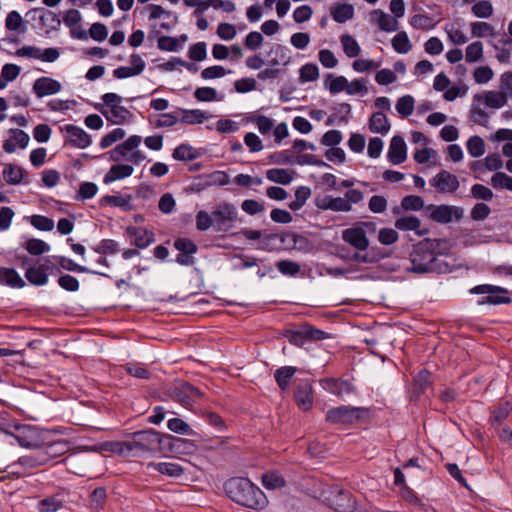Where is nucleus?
<instances>
[{"instance_id":"nucleus-36","label":"nucleus","mask_w":512,"mask_h":512,"mask_svg":"<svg viewBox=\"0 0 512 512\" xmlns=\"http://www.w3.org/2000/svg\"><path fill=\"white\" fill-rule=\"evenodd\" d=\"M347 78L344 76H334L327 74L324 79V86L331 94H338L345 91Z\"/></svg>"},{"instance_id":"nucleus-54","label":"nucleus","mask_w":512,"mask_h":512,"mask_svg":"<svg viewBox=\"0 0 512 512\" xmlns=\"http://www.w3.org/2000/svg\"><path fill=\"white\" fill-rule=\"evenodd\" d=\"M311 195V190L307 186L298 187L295 191V200L289 203V208L293 211L301 209Z\"/></svg>"},{"instance_id":"nucleus-34","label":"nucleus","mask_w":512,"mask_h":512,"mask_svg":"<svg viewBox=\"0 0 512 512\" xmlns=\"http://www.w3.org/2000/svg\"><path fill=\"white\" fill-rule=\"evenodd\" d=\"M0 284L22 288L25 283L13 268H0Z\"/></svg>"},{"instance_id":"nucleus-7","label":"nucleus","mask_w":512,"mask_h":512,"mask_svg":"<svg viewBox=\"0 0 512 512\" xmlns=\"http://www.w3.org/2000/svg\"><path fill=\"white\" fill-rule=\"evenodd\" d=\"M369 417L370 410L368 408L346 405L331 408L326 413V421L335 425L365 422Z\"/></svg>"},{"instance_id":"nucleus-58","label":"nucleus","mask_w":512,"mask_h":512,"mask_svg":"<svg viewBox=\"0 0 512 512\" xmlns=\"http://www.w3.org/2000/svg\"><path fill=\"white\" fill-rule=\"evenodd\" d=\"M62 506V500L57 496H50L39 501L37 508L39 512H56L62 508Z\"/></svg>"},{"instance_id":"nucleus-64","label":"nucleus","mask_w":512,"mask_h":512,"mask_svg":"<svg viewBox=\"0 0 512 512\" xmlns=\"http://www.w3.org/2000/svg\"><path fill=\"white\" fill-rule=\"evenodd\" d=\"M508 100L512 98V72H505L500 76L499 90Z\"/></svg>"},{"instance_id":"nucleus-37","label":"nucleus","mask_w":512,"mask_h":512,"mask_svg":"<svg viewBox=\"0 0 512 512\" xmlns=\"http://www.w3.org/2000/svg\"><path fill=\"white\" fill-rule=\"evenodd\" d=\"M391 45L399 54H406L412 49V43L405 31L398 32L392 38Z\"/></svg>"},{"instance_id":"nucleus-21","label":"nucleus","mask_w":512,"mask_h":512,"mask_svg":"<svg viewBox=\"0 0 512 512\" xmlns=\"http://www.w3.org/2000/svg\"><path fill=\"white\" fill-rule=\"evenodd\" d=\"M38 448L41 451V455L44 456L43 460L45 464H47L49 461L54 460L68 452L69 443L65 440H60L38 446Z\"/></svg>"},{"instance_id":"nucleus-29","label":"nucleus","mask_w":512,"mask_h":512,"mask_svg":"<svg viewBox=\"0 0 512 512\" xmlns=\"http://www.w3.org/2000/svg\"><path fill=\"white\" fill-rule=\"evenodd\" d=\"M297 371V367L294 366H283L275 371L274 378L281 391H287L289 389L291 379Z\"/></svg>"},{"instance_id":"nucleus-12","label":"nucleus","mask_w":512,"mask_h":512,"mask_svg":"<svg viewBox=\"0 0 512 512\" xmlns=\"http://www.w3.org/2000/svg\"><path fill=\"white\" fill-rule=\"evenodd\" d=\"M8 134H9V137L6 140H4L3 146H2L3 150L6 153H8V154L14 153L17 148H20V149L27 148V146L30 142V137L25 131L18 129V128H12V129H9Z\"/></svg>"},{"instance_id":"nucleus-57","label":"nucleus","mask_w":512,"mask_h":512,"mask_svg":"<svg viewBox=\"0 0 512 512\" xmlns=\"http://www.w3.org/2000/svg\"><path fill=\"white\" fill-rule=\"evenodd\" d=\"M471 32L474 37L484 38L487 36H494L495 31L491 24L488 22L477 21L471 23Z\"/></svg>"},{"instance_id":"nucleus-1","label":"nucleus","mask_w":512,"mask_h":512,"mask_svg":"<svg viewBox=\"0 0 512 512\" xmlns=\"http://www.w3.org/2000/svg\"><path fill=\"white\" fill-rule=\"evenodd\" d=\"M224 490L230 500L243 507L261 510L267 505L264 492L245 477H232L224 484Z\"/></svg>"},{"instance_id":"nucleus-55","label":"nucleus","mask_w":512,"mask_h":512,"mask_svg":"<svg viewBox=\"0 0 512 512\" xmlns=\"http://www.w3.org/2000/svg\"><path fill=\"white\" fill-rule=\"evenodd\" d=\"M300 335L307 339V341H320L329 337L327 332L308 324L300 327Z\"/></svg>"},{"instance_id":"nucleus-25","label":"nucleus","mask_w":512,"mask_h":512,"mask_svg":"<svg viewBox=\"0 0 512 512\" xmlns=\"http://www.w3.org/2000/svg\"><path fill=\"white\" fill-rule=\"evenodd\" d=\"M17 434L12 435L18 444L24 448L33 449L38 447L36 433L28 426H16Z\"/></svg>"},{"instance_id":"nucleus-63","label":"nucleus","mask_w":512,"mask_h":512,"mask_svg":"<svg viewBox=\"0 0 512 512\" xmlns=\"http://www.w3.org/2000/svg\"><path fill=\"white\" fill-rule=\"evenodd\" d=\"M410 25L420 30H430L435 26L433 19L427 14H415L410 19Z\"/></svg>"},{"instance_id":"nucleus-40","label":"nucleus","mask_w":512,"mask_h":512,"mask_svg":"<svg viewBox=\"0 0 512 512\" xmlns=\"http://www.w3.org/2000/svg\"><path fill=\"white\" fill-rule=\"evenodd\" d=\"M332 18L338 23H344L353 18L354 8L350 4H340L331 11Z\"/></svg>"},{"instance_id":"nucleus-41","label":"nucleus","mask_w":512,"mask_h":512,"mask_svg":"<svg viewBox=\"0 0 512 512\" xmlns=\"http://www.w3.org/2000/svg\"><path fill=\"white\" fill-rule=\"evenodd\" d=\"M414 106V98L411 95H404L397 100L395 108L402 118H407L413 113Z\"/></svg>"},{"instance_id":"nucleus-13","label":"nucleus","mask_w":512,"mask_h":512,"mask_svg":"<svg viewBox=\"0 0 512 512\" xmlns=\"http://www.w3.org/2000/svg\"><path fill=\"white\" fill-rule=\"evenodd\" d=\"M294 399L298 407L306 412L309 411L314 402L313 388L308 380H301L295 390Z\"/></svg>"},{"instance_id":"nucleus-47","label":"nucleus","mask_w":512,"mask_h":512,"mask_svg":"<svg viewBox=\"0 0 512 512\" xmlns=\"http://www.w3.org/2000/svg\"><path fill=\"white\" fill-rule=\"evenodd\" d=\"M25 276L32 285H45L47 283V274L40 266H33L26 270Z\"/></svg>"},{"instance_id":"nucleus-33","label":"nucleus","mask_w":512,"mask_h":512,"mask_svg":"<svg viewBox=\"0 0 512 512\" xmlns=\"http://www.w3.org/2000/svg\"><path fill=\"white\" fill-rule=\"evenodd\" d=\"M180 111L182 112L181 122L188 125L201 124L211 117L208 112L200 109H181Z\"/></svg>"},{"instance_id":"nucleus-31","label":"nucleus","mask_w":512,"mask_h":512,"mask_svg":"<svg viewBox=\"0 0 512 512\" xmlns=\"http://www.w3.org/2000/svg\"><path fill=\"white\" fill-rule=\"evenodd\" d=\"M369 129L374 133L385 135L390 130V123L382 112H375L369 120Z\"/></svg>"},{"instance_id":"nucleus-42","label":"nucleus","mask_w":512,"mask_h":512,"mask_svg":"<svg viewBox=\"0 0 512 512\" xmlns=\"http://www.w3.org/2000/svg\"><path fill=\"white\" fill-rule=\"evenodd\" d=\"M262 484L266 489L273 490L285 485V479L277 471H271L262 475Z\"/></svg>"},{"instance_id":"nucleus-59","label":"nucleus","mask_w":512,"mask_h":512,"mask_svg":"<svg viewBox=\"0 0 512 512\" xmlns=\"http://www.w3.org/2000/svg\"><path fill=\"white\" fill-rule=\"evenodd\" d=\"M125 136L126 131L124 129L115 128L101 138L99 145L102 149H106L112 146L117 141L124 139Z\"/></svg>"},{"instance_id":"nucleus-10","label":"nucleus","mask_w":512,"mask_h":512,"mask_svg":"<svg viewBox=\"0 0 512 512\" xmlns=\"http://www.w3.org/2000/svg\"><path fill=\"white\" fill-rule=\"evenodd\" d=\"M430 185L441 194H454L460 187L457 176L446 170L438 172L430 180Z\"/></svg>"},{"instance_id":"nucleus-6","label":"nucleus","mask_w":512,"mask_h":512,"mask_svg":"<svg viewBox=\"0 0 512 512\" xmlns=\"http://www.w3.org/2000/svg\"><path fill=\"white\" fill-rule=\"evenodd\" d=\"M142 143V137L139 135H132L118 144L115 148L110 151V158L114 162H120L121 160H127L134 165H139L146 160L147 156L139 150V146Z\"/></svg>"},{"instance_id":"nucleus-5","label":"nucleus","mask_w":512,"mask_h":512,"mask_svg":"<svg viewBox=\"0 0 512 512\" xmlns=\"http://www.w3.org/2000/svg\"><path fill=\"white\" fill-rule=\"evenodd\" d=\"M411 267L415 273L442 272V264L428 243H420L410 255Z\"/></svg>"},{"instance_id":"nucleus-18","label":"nucleus","mask_w":512,"mask_h":512,"mask_svg":"<svg viewBox=\"0 0 512 512\" xmlns=\"http://www.w3.org/2000/svg\"><path fill=\"white\" fill-rule=\"evenodd\" d=\"M463 217V209L456 206L439 205L431 212L432 220L438 223H449L452 220H460Z\"/></svg>"},{"instance_id":"nucleus-45","label":"nucleus","mask_w":512,"mask_h":512,"mask_svg":"<svg viewBox=\"0 0 512 512\" xmlns=\"http://www.w3.org/2000/svg\"><path fill=\"white\" fill-rule=\"evenodd\" d=\"M5 28L9 31L18 33L25 31L24 20L19 12L11 11L7 14L5 19Z\"/></svg>"},{"instance_id":"nucleus-19","label":"nucleus","mask_w":512,"mask_h":512,"mask_svg":"<svg viewBox=\"0 0 512 512\" xmlns=\"http://www.w3.org/2000/svg\"><path fill=\"white\" fill-rule=\"evenodd\" d=\"M320 384L324 390L337 396L351 394L355 390L351 382L339 378H324Z\"/></svg>"},{"instance_id":"nucleus-35","label":"nucleus","mask_w":512,"mask_h":512,"mask_svg":"<svg viewBox=\"0 0 512 512\" xmlns=\"http://www.w3.org/2000/svg\"><path fill=\"white\" fill-rule=\"evenodd\" d=\"M340 42L347 57L355 58L361 53V47L353 36L343 34L340 37Z\"/></svg>"},{"instance_id":"nucleus-14","label":"nucleus","mask_w":512,"mask_h":512,"mask_svg":"<svg viewBox=\"0 0 512 512\" xmlns=\"http://www.w3.org/2000/svg\"><path fill=\"white\" fill-rule=\"evenodd\" d=\"M32 89L38 98H43L59 93L62 85L53 78L43 76L34 81Z\"/></svg>"},{"instance_id":"nucleus-53","label":"nucleus","mask_w":512,"mask_h":512,"mask_svg":"<svg viewBox=\"0 0 512 512\" xmlns=\"http://www.w3.org/2000/svg\"><path fill=\"white\" fill-rule=\"evenodd\" d=\"M483 57V44L481 41H475L469 44L465 50V60L468 63H475Z\"/></svg>"},{"instance_id":"nucleus-60","label":"nucleus","mask_w":512,"mask_h":512,"mask_svg":"<svg viewBox=\"0 0 512 512\" xmlns=\"http://www.w3.org/2000/svg\"><path fill=\"white\" fill-rule=\"evenodd\" d=\"M194 97L200 102L220 101L222 97H218V92L212 87H199L194 92Z\"/></svg>"},{"instance_id":"nucleus-4","label":"nucleus","mask_w":512,"mask_h":512,"mask_svg":"<svg viewBox=\"0 0 512 512\" xmlns=\"http://www.w3.org/2000/svg\"><path fill=\"white\" fill-rule=\"evenodd\" d=\"M102 103L95 108L106 118L108 122L114 125H123L133 119V113L122 105L123 98L116 93H105L101 97Z\"/></svg>"},{"instance_id":"nucleus-8","label":"nucleus","mask_w":512,"mask_h":512,"mask_svg":"<svg viewBox=\"0 0 512 512\" xmlns=\"http://www.w3.org/2000/svg\"><path fill=\"white\" fill-rule=\"evenodd\" d=\"M214 228L218 232H228L238 219V211L234 204L221 202L212 211Z\"/></svg>"},{"instance_id":"nucleus-49","label":"nucleus","mask_w":512,"mask_h":512,"mask_svg":"<svg viewBox=\"0 0 512 512\" xmlns=\"http://www.w3.org/2000/svg\"><path fill=\"white\" fill-rule=\"evenodd\" d=\"M491 186L496 190L506 189L512 192V177L504 172H496L490 179Z\"/></svg>"},{"instance_id":"nucleus-32","label":"nucleus","mask_w":512,"mask_h":512,"mask_svg":"<svg viewBox=\"0 0 512 512\" xmlns=\"http://www.w3.org/2000/svg\"><path fill=\"white\" fill-rule=\"evenodd\" d=\"M331 506L337 512H350L354 509V501L349 492L339 491L331 501Z\"/></svg>"},{"instance_id":"nucleus-15","label":"nucleus","mask_w":512,"mask_h":512,"mask_svg":"<svg viewBox=\"0 0 512 512\" xmlns=\"http://www.w3.org/2000/svg\"><path fill=\"white\" fill-rule=\"evenodd\" d=\"M131 66H120L113 71V76L117 79H125L140 75L145 69V61L138 54L130 56Z\"/></svg>"},{"instance_id":"nucleus-17","label":"nucleus","mask_w":512,"mask_h":512,"mask_svg":"<svg viewBox=\"0 0 512 512\" xmlns=\"http://www.w3.org/2000/svg\"><path fill=\"white\" fill-rule=\"evenodd\" d=\"M126 234L130 238V243L140 249L148 247L155 241L153 232L143 227L130 226L126 229Z\"/></svg>"},{"instance_id":"nucleus-24","label":"nucleus","mask_w":512,"mask_h":512,"mask_svg":"<svg viewBox=\"0 0 512 512\" xmlns=\"http://www.w3.org/2000/svg\"><path fill=\"white\" fill-rule=\"evenodd\" d=\"M270 60L268 64L272 67L283 65L286 66L291 62L290 50L282 44H274L270 51Z\"/></svg>"},{"instance_id":"nucleus-30","label":"nucleus","mask_w":512,"mask_h":512,"mask_svg":"<svg viewBox=\"0 0 512 512\" xmlns=\"http://www.w3.org/2000/svg\"><path fill=\"white\" fill-rule=\"evenodd\" d=\"M148 467H152L163 475L175 478L181 477L185 472L181 465L172 462L149 463Z\"/></svg>"},{"instance_id":"nucleus-26","label":"nucleus","mask_w":512,"mask_h":512,"mask_svg":"<svg viewBox=\"0 0 512 512\" xmlns=\"http://www.w3.org/2000/svg\"><path fill=\"white\" fill-rule=\"evenodd\" d=\"M43 458L44 456L41 455V451L36 447L33 448V451L28 455L20 457L16 463L12 464V467L21 466L25 470L34 469L45 465Z\"/></svg>"},{"instance_id":"nucleus-38","label":"nucleus","mask_w":512,"mask_h":512,"mask_svg":"<svg viewBox=\"0 0 512 512\" xmlns=\"http://www.w3.org/2000/svg\"><path fill=\"white\" fill-rule=\"evenodd\" d=\"M3 179L11 185L20 184L23 179V169L14 164H7L3 170Z\"/></svg>"},{"instance_id":"nucleus-11","label":"nucleus","mask_w":512,"mask_h":512,"mask_svg":"<svg viewBox=\"0 0 512 512\" xmlns=\"http://www.w3.org/2000/svg\"><path fill=\"white\" fill-rule=\"evenodd\" d=\"M65 132V144L78 149H85L91 145L90 135L81 127L67 124L62 128Z\"/></svg>"},{"instance_id":"nucleus-27","label":"nucleus","mask_w":512,"mask_h":512,"mask_svg":"<svg viewBox=\"0 0 512 512\" xmlns=\"http://www.w3.org/2000/svg\"><path fill=\"white\" fill-rule=\"evenodd\" d=\"M133 172L134 168L129 164H116L111 166L109 171L104 175L103 182L110 184L114 181L131 176Z\"/></svg>"},{"instance_id":"nucleus-61","label":"nucleus","mask_w":512,"mask_h":512,"mask_svg":"<svg viewBox=\"0 0 512 512\" xmlns=\"http://www.w3.org/2000/svg\"><path fill=\"white\" fill-rule=\"evenodd\" d=\"M420 225L421 222L416 216H405L395 221V227L403 231H416Z\"/></svg>"},{"instance_id":"nucleus-46","label":"nucleus","mask_w":512,"mask_h":512,"mask_svg":"<svg viewBox=\"0 0 512 512\" xmlns=\"http://www.w3.org/2000/svg\"><path fill=\"white\" fill-rule=\"evenodd\" d=\"M286 238L292 242V248L302 252H310L313 249V244L309 241V239L303 235H299L296 233H288Z\"/></svg>"},{"instance_id":"nucleus-28","label":"nucleus","mask_w":512,"mask_h":512,"mask_svg":"<svg viewBox=\"0 0 512 512\" xmlns=\"http://www.w3.org/2000/svg\"><path fill=\"white\" fill-rule=\"evenodd\" d=\"M371 15L381 30L386 32H394L398 30L399 23L397 19L392 18L384 11L374 10Z\"/></svg>"},{"instance_id":"nucleus-39","label":"nucleus","mask_w":512,"mask_h":512,"mask_svg":"<svg viewBox=\"0 0 512 512\" xmlns=\"http://www.w3.org/2000/svg\"><path fill=\"white\" fill-rule=\"evenodd\" d=\"M266 178L272 182L282 185H288L293 180L291 173L282 168H272L267 170Z\"/></svg>"},{"instance_id":"nucleus-50","label":"nucleus","mask_w":512,"mask_h":512,"mask_svg":"<svg viewBox=\"0 0 512 512\" xmlns=\"http://www.w3.org/2000/svg\"><path fill=\"white\" fill-rule=\"evenodd\" d=\"M318 78L319 69L314 63H306L299 70V81L301 83L313 82Z\"/></svg>"},{"instance_id":"nucleus-20","label":"nucleus","mask_w":512,"mask_h":512,"mask_svg":"<svg viewBox=\"0 0 512 512\" xmlns=\"http://www.w3.org/2000/svg\"><path fill=\"white\" fill-rule=\"evenodd\" d=\"M174 247L180 252L177 256V263L181 265H190L193 263L191 257L192 254L196 253V244L188 238H178L174 242Z\"/></svg>"},{"instance_id":"nucleus-52","label":"nucleus","mask_w":512,"mask_h":512,"mask_svg":"<svg viewBox=\"0 0 512 512\" xmlns=\"http://www.w3.org/2000/svg\"><path fill=\"white\" fill-rule=\"evenodd\" d=\"M471 11L477 18H490L493 15L494 8L490 1L480 0L472 6Z\"/></svg>"},{"instance_id":"nucleus-43","label":"nucleus","mask_w":512,"mask_h":512,"mask_svg":"<svg viewBox=\"0 0 512 512\" xmlns=\"http://www.w3.org/2000/svg\"><path fill=\"white\" fill-rule=\"evenodd\" d=\"M414 392L420 395L426 391L431 384V374L428 370L419 371L413 378Z\"/></svg>"},{"instance_id":"nucleus-62","label":"nucleus","mask_w":512,"mask_h":512,"mask_svg":"<svg viewBox=\"0 0 512 512\" xmlns=\"http://www.w3.org/2000/svg\"><path fill=\"white\" fill-rule=\"evenodd\" d=\"M278 271L287 276H296L301 272V266L299 263L291 260H281L276 263Z\"/></svg>"},{"instance_id":"nucleus-3","label":"nucleus","mask_w":512,"mask_h":512,"mask_svg":"<svg viewBox=\"0 0 512 512\" xmlns=\"http://www.w3.org/2000/svg\"><path fill=\"white\" fill-rule=\"evenodd\" d=\"M507 102L499 91L490 90L475 94L469 111L470 119L477 125L487 127L490 116L482 106L497 110L504 107Z\"/></svg>"},{"instance_id":"nucleus-9","label":"nucleus","mask_w":512,"mask_h":512,"mask_svg":"<svg viewBox=\"0 0 512 512\" xmlns=\"http://www.w3.org/2000/svg\"><path fill=\"white\" fill-rule=\"evenodd\" d=\"M170 397L173 401L181 404L183 407L189 408L202 397V393L198 388L194 387L190 383L184 382L175 386L171 390Z\"/></svg>"},{"instance_id":"nucleus-56","label":"nucleus","mask_w":512,"mask_h":512,"mask_svg":"<svg viewBox=\"0 0 512 512\" xmlns=\"http://www.w3.org/2000/svg\"><path fill=\"white\" fill-rule=\"evenodd\" d=\"M449 40L455 45H463L468 41L465 33L454 24H446L444 28Z\"/></svg>"},{"instance_id":"nucleus-51","label":"nucleus","mask_w":512,"mask_h":512,"mask_svg":"<svg viewBox=\"0 0 512 512\" xmlns=\"http://www.w3.org/2000/svg\"><path fill=\"white\" fill-rule=\"evenodd\" d=\"M466 147L468 153L474 158H478L485 153V143L480 136H471L467 140Z\"/></svg>"},{"instance_id":"nucleus-22","label":"nucleus","mask_w":512,"mask_h":512,"mask_svg":"<svg viewBox=\"0 0 512 512\" xmlns=\"http://www.w3.org/2000/svg\"><path fill=\"white\" fill-rule=\"evenodd\" d=\"M407 158V148L404 139L401 136H394L391 139L388 159L392 164H400Z\"/></svg>"},{"instance_id":"nucleus-48","label":"nucleus","mask_w":512,"mask_h":512,"mask_svg":"<svg viewBox=\"0 0 512 512\" xmlns=\"http://www.w3.org/2000/svg\"><path fill=\"white\" fill-rule=\"evenodd\" d=\"M172 157L179 161H190L198 157L197 151L189 144H181L177 146Z\"/></svg>"},{"instance_id":"nucleus-16","label":"nucleus","mask_w":512,"mask_h":512,"mask_svg":"<svg viewBox=\"0 0 512 512\" xmlns=\"http://www.w3.org/2000/svg\"><path fill=\"white\" fill-rule=\"evenodd\" d=\"M470 292L474 294L488 292L487 295L482 296L477 300L478 305H500L512 303L509 290H470Z\"/></svg>"},{"instance_id":"nucleus-23","label":"nucleus","mask_w":512,"mask_h":512,"mask_svg":"<svg viewBox=\"0 0 512 512\" xmlns=\"http://www.w3.org/2000/svg\"><path fill=\"white\" fill-rule=\"evenodd\" d=\"M342 238L345 242L349 243L358 250H365L369 245L365 231L359 227L348 228L344 230Z\"/></svg>"},{"instance_id":"nucleus-44","label":"nucleus","mask_w":512,"mask_h":512,"mask_svg":"<svg viewBox=\"0 0 512 512\" xmlns=\"http://www.w3.org/2000/svg\"><path fill=\"white\" fill-rule=\"evenodd\" d=\"M101 203L113 207H120L125 211L132 209L131 196L107 195L101 199Z\"/></svg>"},{"instance_id":"nucleus-2","label":"nucleus","mask_w":512,"mask_h":512,"mask_svg":"<svg viewBox=\"0 0 512 512\" xmlns=\"http://www.w3.org/2000/svg\"><path fill=\"white\" fill-rule=\"evenodd\" d=\"M161 442L160 433L153 429H148L133 433L132 440L130 441H115L109 443V450L128 456L134 451H155L160 448Z\"/></svg>"}]
</instances>
